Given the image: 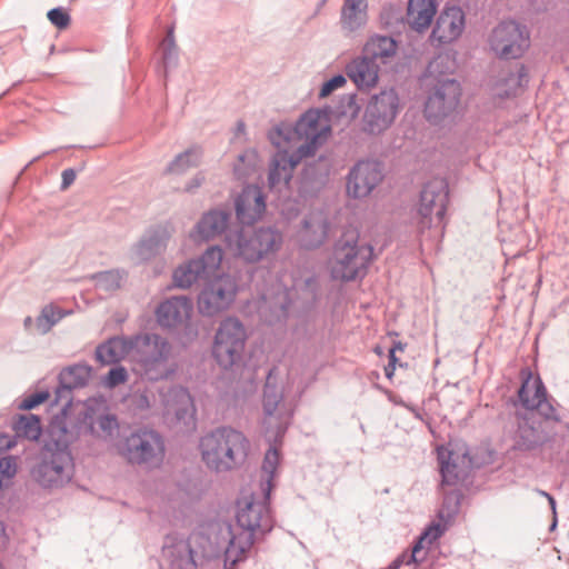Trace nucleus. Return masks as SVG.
Instances as JSON below:
<instances>
[{"mask_svg": "<svg viewBox=\"0 0 569 569\" xmlns=\"http://www.w3.org/2000/svg\"><path fill=\"white\" fill-rule=\"evenodd\" d=\"M223 259L220 247H209L199 258L190 259L179 264L172 271L173 286L180 289H189L199 279H208L218 271Z\"/></svg>", "mask_w": 569, "mask_h": 569, "instance_id": "12", "label": "nucleus"}, {"mask_svg": "<svg viewBox=\"0 0 569 569\" xmlns=\"http://www.w3.org/2000/svg\"><path fill=\"white\" fill-rule=\"evenodd\" d=\"M172 237V229L168 226H158L134 243L130 249V259L133 263L140 264L162 254Z\"/></svg>", "mask_w": 569, "mask_h": 569, "instance_id": "19", "label": "nucleus"}, {"mask_svg": "<svg viewBox=\"0 0 569 569\" xmlns=\"http://www.w3.org/2000/svg\"><path fill=\"white\" fill-rule=\"evenodd\" d=\"M395 369H396V367H395V366H391V365H387V366L385 367V373H386V376H387L389 379L392 377V375H393V372H395Z\"/></svg>", "mask_w": 569, "mask_h": 569, "instance_id": "61", "label": "nucleus"}, {"mask_svg": "<svg viewBox=\"0 0 569 569\" xmlns=\"http://www.w3.org/2000/svg\"><path fill=\"white\" fill-rule=\"evenodd\" d=\"M50 397V393L48 391H40L32 393L28 397H26L21 403L19 405V408L22 410H31L36 408L37 406L47 401Z\"/></svg>", "mask_w": 569, "mask_h": 569, "instance_id": "51", "label": "nucleus"}, {"mask_svg": "<svg viewBox=\"0 0 569 569\" xmlns=\"http://www.w3.org/2000/svg\"><path fill=\"white\" fill-rule=\"evenodd\" d=\"M61 178V189L66 190L74 182L76 171L73 169H66L62 171Z\"/></svg>", "mask_w": 569, "mask_h": 569, "instance_id": "55", "label": "nucleus"}, {"mask_svg": "<svg viewBox=\"0 0 569 569\" xmlns=\"http://www.w3.org/2000/svg\"><path fill=\"white\" fill-rule=\"evenodd\" d=\"M277 149L269 166L268 183L270 189L280 191L288 186L296 166L303 157L287 146Z\"/></svg>", "mask_w": 569, "mask_h": 569, "instance_id": "21", "label": "nucleus"}, {"mask_svg": "<svg viewBox=\"0 0 569 569\" xmlns=\"http://www.w3.org/2000/svg\"><path fill=\"white\" fill-rule=\"evenodd\" d=\"M449 201L448 186L443 179H432L421 190L417 209V226L420 231L436 229L442 232Z\"/></svg>", "mask_w": 569, "mask_h": 569, "instance_id": "8", "label": "nucleus"}, {"mask_svg": "<svg viewBox=\"0 0 569 569\" xmlns=\"http://www.w3.org/2000/svg\"><path fill=\"white\" fill-rule=\"evenodd\" d=\"M79 416L80 430L82 433L103 440H110L118 432V420L114 415L107 411L103 400L89 399Z\"/></svg>", "mask_w": 569, "mask_h": 569, "instance_id": "16", "label": "nucleus"}, {"mask_svg": "<svg viewBox=\"0 0 569 569\" xmlns=\"http://www.w3.org/2000/svg\"><path fill=\"white\" fill-rule=\"evenodd\" d=\"M68 313L54 305L43 307L36 321L38 332L42 335L49 332Z\"/></svg>", "mask_w": 569, "mask_h": 569, "instance_id": "44", "label": "nucleus"}, {"mask_svg": "<svg viewBox=\"0 0 569 569\" xmlns=\"http://www.w3.org/2000/svg\"><path fill=\"white\" fill-rule=\"evenodd\" d=\"M543 495L548 498V500H549V502L551 505V508L555 510V508H556L555 499L549 493L543 492Z\"/></svg>", "mask_w": 569, "mask_h": 569, "instance_id": "63", "label": "nucleus"}, {"mask_svg": "<svg viewBox=\"0 0 569 569\" xmlns=\"http://www.w3.org/2000/svg\"><path fill=\"white\" fill-rule=\"evenodd\" d=\"M399 109V97L395 89H383L372 94L362 116V130L370 134L386 131L393 123Z\"/></svg>", "mask_w": 569, "mask_h": 569, "instance_id": "11", "label": "nucleus"}, {"mask_svg": "<svg viewBox=\"0 0 569 569\" xmlns=\"http://www.w3.org/2000/svg\"><path fill=\"white\" fill-rule=\"evenodd\" d=\"M445 532V528L440 523H431L426 530L420 535L418 541L415 543L412 548V555L408 565L413 562L417 563L419 560L417 559V555L428 545H432L436 540H438Z\"/></svg>", "mask_w": 569, "mask_h": 569, "instance_id": "45", "label": "nucleus"}, {"mask_svg": "<svg viewBox=\"0 0 569 569\" xmlns=\"http://www.w3.org/2000/svg\"><path fill=\"white\" fill-rule=\"evenodd\" d=\"M140 402H141V407L142 406L149 407V402H148V399L146 396H141Z\"/></svg>", "mask_w": 569, "mask_h": 569, "instance_id": "64", "label": "nucleus"}, {"mask_svg": "<svg viewBox=\"0 0 569 569\" xmlns=\"http://www.w3.org/2000/svg\"><path fill=\"white\" fill-rule=\"evenodd\" d=\"M238 290L237 279L229 273L208 278L198 295L199 312L204 317H214L227 311L233 305Z\"/></svg>", "mask_w": 569, "mask_h": 569, "instance_id": "9", "label": "nucleus"}, {"mask_svg": "<svg viewBox=\"0 0 569 569\" xmlns=\"http://www.w3.org/2000/svg\"><path fill=\"white\" fill-rule=\"evenodd\" d=\"M328 0H320L316 6L315 14H319L323 7L327 4Z\"/></svg>", "mask_w": 569, "mask_h": 569, "instance_id": "62", "label": "nucleus"}, {"mask_svg": "<svg viewBox=\"0 0 569 569\" xmlns=\"http://www.w3.org/2000/svg\"><path fill=\"white\" fill-rule=\"evenodd\" d=\"M229 218V213L223 210L208 211L194 226L190 238L194 241H207L220 236L227 229Z\"/></svg>", "mask_w": 569, "mask_h": 569, "instance_id": "31", "label": "nucleus"}, {"mask_svg": "<svg viewBox=\"0 0 569 569\" xmlns=\"http://www.w3.org/2000/svg\"><path fill=\"white\" fill-rule=\"evenodd\" d=\"M14 446L13 439L9 435H0V453Z\"/></svg>", "mask_w": 569, "mask_h": 569, "instance_id": "56", "label": "nucleus"}, {"mask_svg": "<svg viewBox=\"0 0 569 569\" xmlns=\"http://www.w3.org/2000/svg\"><path fill=\"white\" fill-rule=\"evenodd\" d=\"M465 23V13L461 8L447 7L437 18L430 39L439 44L451 43L462 34Z\"/></svg>", "mask_w": 569, "mask_h": 569, "instance_id": "23", "label": "nucleus"}, {"mask_svg": "<svg viewBox=\"0 0 569 569\" xmlns=\"http://www.w3.org/2000/svg\"><path fill=\"white\" fill-rule=\"evenodd\" d=\"M367 20V0H343L339 23L345 37H352L366 26Z\"/></svg>", "mask_w": 569, "mask_h": 569, "instance_id": "30", "label": "nucleus"}, {"mask_svg": "<svg viewBox=\"0 0 569 569\" xmlns=\"http://www.w3.org/2000/svg\"><path fill=\"white\" fill-rule=\"evenodd\" d=\"M437 12L436 0H409L407 21L417 32L427 30Z\"/></svg>", "mask_w": 569, "mask_h": 569, "instance_id": "35", "label": "nucleus"}, {"mask_svg": "<svg viewBox=\"0 0 569 569\" xmlns=\"http://www.w3.org/2000/svg\"><path fill=\"white\" fill-rule=\"evenodd\" d=\"M267 501L263 493L262 500L250 497L239 501L237 525L234 527L226 525L221 529V533L228 538L224 550L226 569H233L238 562L244 560L254 538L272 529L273 520Z\"/></svg>", "mask_w": 569, "mask_h": 569, "instance_id": "1", "label": "nucleus"}, {"mask_svg": "<svg viewBox=\"0 0 569 569\" xmlns=\"http://www.w3.org/2000/svg\"><path fill=\"white\" fill-rule=\"evenodd\" d=\"M372 258L373 248L359 241L356 230H348L333 246L329 261L331 278L343 282L361 279L367 274Z\"/></svg>", "mask_w": 569, "mask_h": 569, "instance_id": "5", "label": "nucleus"}, {"mask_svg": "<svg viewBox=\"0 0 569 569\" xmlns=\"http://www.w3.org/2000/svg\"><path fill=\"white\" fill-rule=\"evenodd\" d=\"M438 460L442 477V488H445V486H455L467 476V469L470 460L466 452L460 457L441 447L438 449Z\"/></svg>", "mask_w": 569, "mask_h": 569, "instance_id": "29", "label": "nucleus"}, {"mask_svg": "<svg viewBox=\"0 0 569 569\" xmlns=\"http://www.w3.org/2000/svg\"><path fill=\"white\" fill-rule=\"evenodd\" d=\"M329 222L323 211L307 214L297 232V240L302 248L315 249L322 246L328 237Z\"/></svg>", "mask_w": 569, "mask_h": 569, "instance_id": "25", "label": "nucleus"}, {"mask_svg": "<svg viewBox=\"0 0 569 569\" xmlns=\"http://www.w3.org/2000/svg\"><path fill=\"white\" fill-rule=\"evenodd\" d=\"M204 181V176L202 172H198L193 176L184 186V190L187 192H193L196 189L202 186Z\"/></svg>", "mask_w": 569, "mask_h": 569, "instance_id": "54", "label": "nucleus"}, {"mask_svg": "<svg viewBox=\"0 0 569 569\" xmlns=\"http://www.w3.org/2000/svg\"><path fill=\"white\" fill-rule=\"evenodd\" d=\"M282 391L268 378L263 389V426L269 441L277 442L286 432L288 418L279 408L282 401Z\"/></svg>", "mask_w": 569, "mask_h": 569, "instance_id": "18", "label": "nucleus"}, {"mask_svg": "<svg viewBox=\"0 0 569 569\" xmlns=\"http://www.w3.org/2000/svg\"><path fill=\"white\" fill-rule=\"evenodd\" d=\"M329 132L326 116L319 110H309L301 116L295 127L286 123L274 127L269 132V139L276 148L287 146L307 158L326 141Z\"/></svg>", "mask_w": 569, "mask_h": 569, "instance_id": "3", "label": "nucleus"}, {"mask_svg": "<svg viewBox=\"0 0 569 569\" xmlns=\"http://www.w3.org/2000/svg\"><path fill=\"white\" fill-rule=\"evenodd\" d=\"M163 556L170 569H196L197 563L190 543L186 540H176L163 547Z\"/></svg>", "mask_w": 569, "mask_h": 569, "instance_id": "36", "label": "nucleus"}, {"mask_svg": "<svg viewBox=\"0 0 569 569\" xmlns=\"http://www.w3.org/2000/svg\"><path fill=\"white\" fill-rule=\"evenodd\" d=\"M13 430L17 437L36 441L39 439L42 428L38 416L26 413L20 415L13 421Z\"/></svg>", "mask_w": 569, "mask_h": 569, "instance_id": "40", "label": "nucleus"}, {"mask_svg": "<svg viewBox=\"0 0 569 569\" xmlns=\"http://www.w3.org/2000/svg\"><path fill=\"white\" fill-rule=\"evenodd\" d=\"M279 463V452L274 447H271L264 455L262 463V479H261V491L266 499H269L272 490V480L277 471Z\"/></svg>", "mask_w": 569, "mask_h": 569, "instance_id": "41", "label": "nucleus"}, {"mask_svg": "<svg viewBox=\"0 0 569 569\" xmlns=\"http://www.w3.org/2000/svg\"><path fill=\"white\" fill-rule=\"evenodd\" d=\"M128 380V372L123 367H114L110 369L108 375L103 378L102 383L104 387L112 389Z\"/></svg>", "mask_w": 569, "mask_h": 569, "instance_id": "47", "label": "nucleus"}, {"mask_svg": "<svg viewBox=\"0 0 569 569\" xmlns=\"http://www.w3.org/2000/svg\"><path fill=\"white\" fill-rule=\"evenodd\" d=\"M66 401L67 405L71 401V392H62V386L59 382V387L56 390V402Z\"/></svg>", "mask_w": 569, "mask_h": 569, "instance_id": "58", "label": "nucleus"}, {"mask_svg": "<svg viewBox=\"0 0 569 569\" xmlns=\"http://www.w3.org/2000/svg\"><path fill=\"white\" fill-rule=\"evenodd\" d=\"M124 277V272L120 270H108L96 273L92 277V280L96 289L104 292H112L121 287Z\"/></svg>", "mask_w": 569, "mask_h": 569, "instance_id": "43", "label": "nucleus"}, {"mask_svg": "<svg viewBox=\"0 0 569 569\" xmlns=\"http://www.w3.org/2000/svg\"><path fill=\"white\" fill-rule=\"evenodd\" d=\"M91 377V367L79 363L63 369L59 375L62 392H71L72 389L84 387Z\"/></svg>", "mask_w": 569, "mask_h": 569, "instance_id": "37", "label": "nucleus"}, {"mask_svg": "<svg viewBox=\"0 0 569 569\" xmlns=\"http://www.w3.org/2000/svg\"><path fill=\"white\" fill-rule=\"evenodd\" d=\"M196 408L189 391L183 387H172L163 395V413L173 417L178 422L189 425L194 417Z\"/></svg>", "mask_w": 569, "mask_h": 569, "instance_id": "27", "label": "nucleus"}, {"mask_svg": "<svg viewBox=\"0 0 569 569\" xmlns=\"http://www.w3.org/2000/svg\"><path fill=\"white\" fill-rule=\"evenodd\" d=\"M251 449L247 436L232 427H218L200 438L199 450L206 467L229 472L242 467Z\"/></svg>", "mask_w": 569, "mask_h": 569, "instance_id": "2", "label": "nucleus"}, {"mask_svg": "<svg viewBox=\"0 0 569 569\" xmlns=\"http://www.w3.org/2000/svg\"><path fill=\"white\" fill-rule=\"evenodd\" d=\"M451 502H453L452 511H455L459 503L458 496L456 495V492L453 490H451L449 492L445 491L443 507L449 506Z\"/></svg>", "mask_w": 569, "mask_h": 569, "instance_id": "57", "label": "nucleus"}, {"mask_svg": "<svg viewBox=\"0 0 569 569\" xmlns=\"http://www.w3.org/2000/svg\"><path fill=\"white\" fill-rule=\"evenodd\" d=\"M49 440L46 443V451H68L69 445L74 441L82 432L80 426L70 429L68 427L67 417H56L48 429Z\"/></svg>", "mask_w": 569, "mask_h": 569, "instance_id": "32", "label": "nucleus"}, {"mask_svg": "<svg viewBox=\"0 0 569 569\" xmlns=\"http://www.w3.org/2000/svg\"><path fill=\"white\" fill-rule=\"evenodd\" d=\"M266 210L264 197L257 186H247L236 199V213L242 224H251Z\"/></svg>", "mask_w": 569, "mask_h": 569, "instance_id": "28", "label": "nucleus"}, {"mask_svg": "<svg viewBox=\"0 0 569 569\" xmlns=\"http://www.w3.org/2000/svg\"><path fill=\"white\" fill-rule=\"evenodd\" d=\"M396 348H390L389 350V362L388 365H391V366H395L396 367V363L398 361V359L396 358Z\"/></svg>", "mask_w": 569, "mask_h": 569, "instance_id": "60", "label": "nucleus"}, {"mask_svg": "<svg viewBox=\"0 0 569 569\" xmlns=\"http://www.w3.org/2000/svg\"><path fill=\"white\" fill-rule=\"evenodd\" d=\"M202 151L199 147H192L179 153L168 164L166 172L171 174H183L189 169L199 166Z\"/></svg>", "mask_w": 569, "mask_h": 569, "instance_id": "39", "label": "nucleus"}, {"mask_svg": "<svg viewBox=\"0 0 569 569\" xmlns=\"http://www.w3.org/2000/svg\"><path fill=\"white\" fill-rule=\"evenodd\" d=\"M192 310L193 305L188 297H171L158 306L156 310L157 321L161 327H178L190 319Z\"/></svg>", "mask_w": 569, "mask_h": 569, "instance_id": "26", "label": "nucleus"}, {"mask_svg": "<svg viewBox=\"0 0 569 569\" xmlns=\"http://www.w3.org/2000/svg\"><path fill=\"white\" fill-rule=\"evenodd\" d=\"M258 164V154L254 150L249 149L239 154L233 164V173L238 179L249 176Z\"/></svg>", "mask_w": 569, "mask_h": 569, "instance_id": "46", "label": "nucleus"}, {"mask_svg": "<svg viewBox=\"0 0 569 569\" xmlns=\"http://www.w3.org/2000/svg\"><path fill=\"white\" fill-rule=\"evenodd\" d=\"M163 438L154 430L131 432L119 446V453L131 465L159 467L164 459Z\"/></svg>", "mask_w": 569, "mask_h": 569, "instance_id": "7", "label": "nucleus"}, {"mask_svg": "<svg viewBox=\"0 0 569 569\" xmlns=\"http://www.w3.org/2000/svg\"><path fill=\"white\" fill-rule=\"evenodd\" d=\"M49 21L58 29H66L70 24V16L62 8H54L48 11Z\"/></svg>", "mask_w": 569, "mask_h": 569, "instance_id": "49", "label": "nucleus"}, {"mask_svg": "<svg viewBox=\"0 0 569 569\" xmlns=\"http://www.w3.org/2000/svg\"><path fill=\"white\" fill-rule=\"evenodd\" d=\"M7 543V535L3 523L0 521V548L4 547Z\"/></svg>", "mask_w": 569, "mask_h": 569, "instance_id": "59", "label": "nucleus"}, {"mask_svg": "<svg viewBox=\"0 0 569 569\" xmlns=\"http://www.w3.org/2000/svg\"><path fill=\"white\" fill-rule=\"evenodd\" d=\"M346 83V77L342 74H337L322 84L319 96L321 98L328 97L335 90L342 88Z\"/></svg>", "mask_w": 569, "mask_h": 569, "instance_id": "52", "label": "nucleus"}, {"mask_svg": "<svg viewBox=\"0 0 569 569\" xmlns=\"http://www.w3.org/2000/svg\"><path fill=\"white\" fill-rule=\"evenodd\" d=\"M490 47L502 59H517L529 47V33L515 21L501 22L492 30Z\"/></svg>", "mask_w": 569, "mask_h": 569, "instance_id": "14", "label": "nucleus"}, {"mask_svg": "<svg viewBox=\"0 0 569 569\" xmlns=\"http://www.w3.org/2000/svg\"><path fill=\"white\" fill-rule=\"evenodd\" d=\"M228 250L248 263L273 257L282 247L283 234L274 227H243L226 238Z\"/></svg>", "mask_w": 569, "mask_h": 569, "instance_id": "6", "label": "nucleus"}, {"mask_svg": "<svg viewBox=\"0 0 569 569\" xmlns=\"http://www.w3.org/2000/svg\"><path fill=\"white\" fill-rule=\"evenodd\" d=\"M246 340V329L237 318L223 319L217 329L212 346V355L219 366L228 369L240 361Z\"/></svg>", "mask_w": 569, "mask_h": 569, "instance_id": "10", "label": "nucleus"}, {"mask_svg": "<svg viewBox=\"0 0 569 569\" xmlns=\"http://www.w3.org/2000/svg\"><path fill=\"white\" fill-rule=\"evenodd\" d=\"M162 59L166 68L170 64H173L177 60V48L173 41L172 31H169L167 38L163 40L162 44Z\"/></svg>", "mask_w": 569, "mask_h": 569, "instance_id": "48", "label": "nucleus"}, {"mask_svg": "<svg viewBox=\"0 0 569 569\" xmlns=\"http://www.w3.org/2000/svg\"><path fill=\"white\" fill-rule=\"evenodd\" d=\"M33 479L43 488H60L72 478V459L68 451L44 452L32 471Z\"/></svg>", "mask_w": 569, "mask_h": 569, "instance_id": "15", "label": "nucleus"}, {"mask_svg": "<svg viewBox=\"0 0 569 569\" xmlns=\"http://www.w3.org/2000/svg\"><path fill=\"white\" fill-rule=\"evenodd\" d=\"M361 52L377 63L387 64L397 56L398 43L391 37L373 34L367 39Z\"/></svg>", "mask_w": 569, "mask_h": 569, "instance_id": "33", "label": "nucleus"}, {"mask_svg": "<svg viewBox=\"0 0 569 569\" xmlns=\"http://www.w3.org/2000/svg\"><path fill=\"white\" fill-rule=\"evenodd\" d=\"M345 72L359 91H369L379 82V64L362 52L346 64Z\"/></svg>", "mask_w": 569, "mask_h": 569, "instance_id": "24", "label": "nucleus"}, {"mask_svg": "<svg viewBox=\"0 0 569 569\" xmlns=\"http://www.w3.org/2000/svg\"><path fill=\"white\" fill-rule=\"evenodd\" d=\"M550 421L553 419L537 420L531 413L518 423L516 446L521 450L536 449L551 438Z\"/></svg>", "mask_w": 569, "mask_h": 569, "instance_id": "22", "label": "nucleus"}, {"mask_svg": "<svg viewBox=\"0 0 569 569\" xmlns=\"http://www.w3.org/2000/svg\"><path fill=\"white\" fill-rule=\"evenodd\" d=\"M461 96L459 82L452 78L432 83V89L425 104V116L428 121L439 123L451 117L458 108Z\"/></svg>", "mask_w": 569, "mask_h": 569, "instance_id": "13", "label": "nucleus"}, {"mask_svg": "<svg viewBox=\"0 0 569 569\" xmlns=\"http://www.w3.org/2000/svg\"><path fill=\"white\" fill-rule=\"evenodd\" d=\"M383 180L382 163L375 159L357 161L347 176V194L353 199L368 197Z\"/></svg>", "mask_w": 569, "mask_h": 569, "instance_id": "17", "label": "nucleus"}, {"mask_svg": "<svg viewBox=\"0 0 569 569\" xmlns=\"http://www.w3.org/2000/svg\"><path fill=\"white\" fill-rule=\"evenodd\" d=\"M17 472L16 459L12 457H4L0 459V489L4 480L11 479Z\"/></svg>", "mask_w": 569, "mask_h": 569, "instance_id": "50", "label": "nucleus"}, {"mask_svg": "<svg viewBox=\"0 0 569 569\" xmlns=\"http://www.w3.org/2000/svg\"><path fill=\"white\" fill-rule=\"evenodd\" d=\"M455 68L453 60L447 53L435 57L428 64L426 77L432 82L438 83L439 80L450 78Z\"/></svg>", "mask_w": 569, "mask_h": 569, "instance_id": "42", "label": "nucleus"}, {"mask_svg": "<svg viewBox=\"0 0 569 569\" xmlns=\"http://www.w3.org/2000/svg\"><path fill=\"white\" fill-rule=\"evenodd\" d=\"M172 346L156 333H144L133 337V353L131 362L134 370L149 381L169 378L176 371L171 361Z\"/></svg>", "mask_w": 569, "mask_h": 569, "instance_id": "4", "label": "nucleus"}, {"mask_svg": "<svg viewBox=\"0 0 569 569\" xmlns=\"http://www.w3.org/2000/svg\"><path fill=\"white\" fill-rule=\"evenodd\" d=\"M522 406L528 410L537 412L547 419L559 421L555 407L547 399L546 388L539 377L528 376L523 380L518 392Z\"/></svg>", "mask_w": 569, "mask_h": 569, "instance_id": "20", "label": "nucleus"}, {"mask_svg": "<svg viewBox=\"0 0 569 569\" xmlns=\"http://www.w3.org/2000/svg\"><path fill=\"white\" fill-rule=\"evenodd\" d=\"M276 299L277 301L271 302V305L274 309H278L279 312L283 315L289 303L288 291L284 290L282 292H278Z\"/></svg>", "mask_w": 569, "mask_h": 569, "instance_id": "53", "label": "nucleus"}, {"mask_svg": "<svg viewBox=\"0 0 569 569\" xmlns=\"http://www.w3.org/2000/svg\"><path fill=\"white\" fill-rule=\"evenodd\" d=\"M527 78V69L523 66L518 67L499 79L495 89L496 94L501 98L516 94L518 89L528 81Z\"/></svg>", "mask_w": 569, "mask_h": 569, "instance_id": "38", "label": "nucleus"}, {"mask_svg": "<svg viewBox=\"0 0 569 569\" xmlns=\"http://www.w3.org/2000/svg\"><path fill=\"white\" fill-rule=\"evenodd\" d=\"M131 353H133V337H113L96 350L97 360L103 365L116 363L126 357L131 360Z\"/></svg>", "mask_w": 569, "mask_h": 569, "instance_id": "34", "label": "nucleus"}]
</instances>
